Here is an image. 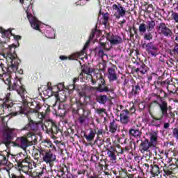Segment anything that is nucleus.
Listing matches in <instances>:
<instances>
[{"instance_id": "nucleus-1", "label": "nucleus", "mask_w": 178, "mask_h": 178, "mask_svg": "<svg viewBox=\"0 0 178 178\" xmlns=\"http://www.w3.org/2000/svg\"><path fill=\"white\" fill-rule=\"evenodd\" d=\"M3 44L0 43V55H2L6 60H10L11 65L8 67V73H16L17 72V67L19 66V59H17V54L15 51V45L12 44L8 48L4 50V53H2Z\"/></svg>"}, {"instance_id": "nucleus-2", "label": "nucleus", "mask_w": 178, "mask_h": 178, "mask_svg": "<svg viewBox=\"0 0 178 178\" xmlns=\"http://www.w3.org/2000/svg\"><path fill=\"white\" fill-rule=\"evenodd\" d=\"M159 106L160 111L161 112V116L159 118H156L155 117H153V120H152V124L153 126H156V127H160L161 124L156 123L158 120H162L163 118L165 119H170V118H175V113L172 112L171 111H169L168 113V102L165 101H161V103H159L156 101H154L152 102L149 106V109L151 111L154 108V106Z\"/></svg>"}, {"instance_id": "nucleus-3", "label": "nucleus", "mask_w": 178, "mask_h": 178, "mask_svg": "<svg viewBox=\"0 0 178 178\" xmlns=\"http://www.w3.org/2000/svg\"><path fill=\"white\" fill-rule=\"evenodd\" d=\"M40 156H42L44 162L46 163H52L56 161V156L51 152V150H46L42 148H40L39 150Z\"/></svg>"}, {"instance_id": "nucleus-4", "label": "nucleus", "mask_w": 178, "mask_h": 178, "mask_svg": "<svg viewBox=\"0 0 178 178\" xmlns=\"http://www.w3.org/2000/svg\"><path fill=\"white\" fill-rule=\"evenodd\" d=\"M10 90H15L19 95H20L22 101H26V97H24V92H26V89L23 88L22 85V81L19 79H15L13 85L9 86Z\"/></svg>"}, {"instance_id": "nucleus-5", "label": "nucleus", "mask_w": 178, "mask_h": 178, "mask_svg": "<svg viewBox=\"0 0 178 178\" xmlns=\"http://www.w3.org/2000/svg\"><path fill=\"white\" fill-rule=\"evenodd\" d=\"M156 31L160 35H163L167 38H170L173 36V32L166 26L165 23H160L156 26Z\"/></svg>"}, {"instance_id": "nucleus-6", "label": "nucleus", "mask_w": 178, "mask_h": 178, "mask_svg": "<svg viewBox=\"0 0 178 178\" xmlns=\"http://www.w3.org/2000/svg\"><path fill=\"white\" fill-rule=\"evenodd\" d=\"M151 143H149L148 140H145L140 144L139 150L142 154H143V156H145V158H148V156H151V151H149Z\"/></svg>"}, {"instance_id": "nucleus-7", "label": "nucleus", "mask_w": 178, "mask_h": 178, "mask_svg": "<svg viewBox=\"0 0 178 178\" xmlns=\"http://www.w3.org/2000/svg\"><path fill=\"white\" fill-rule=\"evenodd\" d=\"M142 48L145 49L148 55H151V56H156L158 55V47L152 42L147 44L142 43Z\"/></svg>"}, {"instance_id": "nucleus-8", "label": "nucleus", "mask_w": 178, "mask_h": 178, "mask_svg": "<svg viewBox=\"0 0 178 178\" xmlns=\"http://www.w3.org/2000/svg\"><path fill=\"white\" fill-rule=\"evenodd\" d=\"M113 10H115L114 16L117 19H120L121 17H124L126 16V8L122 6V4L118 3L117 4H113L112 6Z\"/></svg>"}, {"instance_id": "nucleus-9", "label": "nucleus", "mask_w": 178, "mask_h": 178, "mask_svg": "<svg viewBox=\"0 0 178 178\" xmlns=\"http://www.w3.org/2000/svg\"><path fill=\"white\" fill-rule=\"evenodd\" d=\"M15 144L17 145V147L22 148V149H26V148L29 147V145H33V143L29 142V140L24 137L17 138L15 142Z\"/></svg>"}, {"instance_id": "nucleus-10", "label": "nucleus", "mask_w": 178, "mask_h": 178, "mask_svg": "<svg viewBox=\"0 0 178 178\" xmlns=\"http://www.w3.org/2000/svg\"><path fill=\"white\" fill-rule=\"evenodd\" d=\"M100 83L99 84L98 87H96V91H99V92H113L115 91V89L108 88L107 86H105V79L103 78L99 79Z\"/></svg>"}, {"instance_id": "nucleus-11", "label": "nucleus", "mask_w": 178, "mask_h": 178, "mask_svg": "<svg viewBox=\"0 0 178 178\" xmlns=\"http://www.w3.org/2000/svg\"><path fill=\"white\" fill-rule=\"evenodd\" d=\"M46 129H47L48 131L52 133V134H58L59 131V129L58 126L52 120L47 121L44 124Z\"/></svg>"}, {"instance_id": "nucleus-12", "label": "nucleus", "mask_w": 178, "mask_h": 178, "mask_svg": "<svg viewBox=\"0 0 178 178\" xmlns=\"http://www.w3.org/2000/svg\"><path fill=\"white\" fill-rule=\"evenodd\" d=\"M0 166H6L4 168V170L8 172V174L10 175L9 170H10V168H12V163L9 162L8 158L6 156L0 154Z\"/></svg>"}, {"instance_id": "nucleus-13", "label": "nucleus", "mask_w": 178, "mask_h": 178, "mask_svg": "<svg viewBox=\"0 0 178 178\" xmlns=\"http://www.w3.org/2000/svg\"><path fill=\"white\" fill-rule=\"evenodd\" d=\"M120 120L122 124H127L130 122V113L129 110H123L120 115Z\"/></svg>"}, {"instance_id": "nucleus-14", "label": "nucleus", "mask_w": 178, "mask_h": 178, "mask_svg": "<svg viewBox=\"0 0 178 178\" xmlns=\"http://www.w3.org/2000/svg\"><path fill=\"white\" fill-rule=\"evenodd\" d=\"M12 136H13V129L6 128L3 133V143L9 144L10 141H12Z\"/></svg>"}, {"instance_id": "nucleus-15", "label": "nucleus", "mask_w": 178, "mask_h": 178, "mask_svg": "<svg viewBox=\"0 0 178 178\" xmlns=\"http://www.w3.org/2000/svg\"><path fill=\"white\" fill-rule=\"evenodd\" d=\"M29 123L25 125L22 130H32L33 131H37L38 130V123L34 122L31 118H28Z\"/></svg>"}, {"instance_id": "nucleus-16", "label": "nucleus", "mask_w": 178, "mask_h": 178, "mask_svg": "<svg viewBox=\"0 0 178 178\" xmlns=\"http://www.w3.org/2000/svg\"><path fill=\"white\" fill-rule=\"evenodd\" d=\"M108 79L110 83L112 81H116L118 80V74L115 70V67L108 68Z\"/></svg>"}, {"instance_id": "nucleus-17", "label": "nucleus", "mask_w": 178, "mask_h": 178, "mask_svg": "<svg viewBox=\"0 0 178 178\" xmlns=\"http://www.w3.org/2000/svg\"><path fill=\"white\" fill-rule=\"evenodd\" d=\"M108 40L111 45H118V44H122L123 42V39L119 35H108Z\"/></svg>"}, {"instance_id": "nucleus-18", "label": "nucleus", "mask_w": 178, "mask_h": 178, "mask_svg": "<svg viewBox=\"0 0 178 178\" xmlns=\"http://www.w3.org/2000/svg\"><path fill=\"white\" fill-rule=\"evenodd\" d=\"M40 109H41V106L35 103V108L30 110V113H36L39 119H43V118H45V113L41 112L40 115V113H39Z\"/></svg>"}, {"instance_id": "nucleus-19", "label": "nucleus", "mask_w": 178, "mask_h": 178, "mask_svg": "<svg viewBox=\"0 0 178 178\" xmlns=\"http://www.w3.org/2000/svg\"><path fill=\"white\" fill-rule=\"evenodd\" d=\"M28 19L31 27L33 28L34 30H38L40 29V22L37 18L33 17L32 15H28Z\"/></svg>"}, {"instance_id": "nucleus-20", "label": "nucleus", "mask_w": 178, "mask_h": 178, "mask_svg": "<svg viewBox=\"0 0 178 178\" xmlns=\"http://www.w3.org/2000/svg\"><path fill=\"white\" fill-rule=\"evenodd\" d=\"M134 72L138 74H145L148 72V67L144 63H141L138 67L134 69Z\"/></svg>"}, {"instance_id": "nucleus-21", "label": "nucleus", "mask_w": 178, "mask_h": 178, "mask_svg": "<svg viewBox=\"0 0 178 178\" xmlns=\"http://www.w3.org/2000/svg\"><path fill=\"white\" fill-rule=\"evenodd\" d=\"M94 72V70L91 68L88 65H82L81 66V72L80 74V76H82L83 74H87L88 76H91V73Z\"/></svg>"}, {"instance_id": "nucleus-22", "label": "nucleus", "mask_w": 178, "mask_h": 178, "mask_svg": "<svg viewBox=\"0 0 178 178\" xmlns=\"http://www.w3.org/2000/svg\"><path fill=\"white\" fill-rule=\"evenodd\" d=\"M97 134V131L90 129L88 134H84V137L86 139V141L88 143H91V141L94 140V138H95V135Z\"/></svg>"}, {"instance_id": "nucleus-23", "label": "nucleus", "mask_w": 178, "mask_h": 178, "mask_svg": "<svg viewBox=\"0 0 178 178\" xmlns=\"http://www.w3.org/2000/svg\"><path fill=\"white\" fill-rule=\"evenodd\" d=\"M129 136H132V137H136V138H140L141 137V131L140 130L136 129L135 128H132L129 130Z\"/></svg>"}, {"instance_id": "nucleus-24", "label": "nucleus", "mask_w": 178, "mask_h": 178, "mask_svg": "<svg viewBox=\"0 0 178 178\" xmlns=\"http://www.w3.org/2000/svg\"><path fill=\"white\" fill-rule=\"evenodd\" d=\"M118 130V124L116 123V120H113L110 122L109 125V131L111 133H116V131Z\"/></svg>"}, {"instance_id": "nucleus-25", "label": "nucleus", "mask_w": 178, "mask_h": 178, "mask_svg": "<svg viewBox=\"0 0 178 178\" xmlns=\"http://www.w3.org/2000/svg\"><path fill=\"white\" fill-rule=\"evenodd\" d=\"M149 136L151 143L152 145H155L158 140V134L156 132H151Z\"/></svg>"}, {"instance_id": "nucleus-26", "label": "nucleus", "mask_w": 178, "mask_h": 178, "mask_svg": "<svg viewBox=\"0 0 178 178\" xmlns=\"http://www.w3.org/2000/svg\"><path fill=\"white\" fill-rule=\"evenodd\" d=\"M152 170L151 173L153 175V176H158L161 173L159 170V167L156 165H151Z\"/></svg>"}, {"instance_id": "nucleus-27", "label": "nucleus", "mask_w": 178, "mask_h": 178, "mask_svg": "<svg viewBox=\"0 0 178 178\" xmlns=\"http://www.w3.org/2000/svg\"><path fill=\"white\" fill-rule=\"evenodd\" d=\"M147 31H152L155 29V21H147L146 22Z\"/></svg>"}, {"instance_id": "nucleus-28", "label": "nucleus", "mask_w": 178, "mask_h": 178, "mask_svg": "<svg viewBox=\"0 0 178 178\" xmlns=\"http://www.w3.org/2000/svg\"><path fill=\"white\" fill-rule=\"evenodd\" d=\"M147 25L145 23H141L139 25L138 31L140 34H145V33H147Z\"/></svg>"}, {"instance_id": "nucleus-29", "label": "nucleus", "mask_w": 178, "mask_h": 178, "mask_svg": "<svg viewBox=\"0 0 178 178\" xmlns=\"http://www.w3.org/2000/svg\"><path fill=\"white\" fill-rule=\"evenodd\" d=\"M22 166H26L29 169H33V164L30 163V159L26 158L23 161Z\"/></svg>"}, {"instance_id": "nucleus-30", "label": "nucleus", "mask_w": 178, "mask_h": 178, "mask_svg": "<svg viewBox=\"0 0 178 178\" xmlns=\"http://www.w3.org/2000/svg\"><path fill=\"white\" fill-rule=\"evenodd\" d=\"M107 101L108 97H106V95H102L97 97V102H99V104H106Z\"/></svg>"}, {"instance_id": "nucleus-31", "label": "nucleus", "mask_w": 178, "mask_h": 178, "mask_svg": "<svg viewBox=\"0 0 178 178\" xmlns=\"http://www.w3.org/2000/svg\"><path fill=\"white\" fill-rule=\"evenodd\" d=\"M95 31H97L96 30L92 31V33L89 37V40L86 43L83 51H86V48H87V47H88V44H90V41H91V40H92V38H94V35H95Z\"/></svg>"}, {"instance_id": "nucleus-32", "label": "nucleus", "mask_w": 178, "mask_h": 178, "mask_svg": "<svg viewBox=\"0 0 178 178\" xmlns=\"http://www.w3.org/2000/svg\"><path fill=\"white\" fill-rule=\"evenodd\" d=\"M107 155H108L112 161H116V154H115V152L107 149Z\"/></svg>"}, {"instance_id": "nucleus-33", "label": "nucleus", "mask_w": 178, "mask_h": 178, "mask_svg": "<svg viewBox=\"0 0 178 178\" xmlns=\"http://www.w3.org/2000/svg\"><path fill=\"white\" fill-rule=\"evenodd\" d=\"M46 34L48 38H55V32L54 31V29H50L49 31H47Z\"/></svg>"}, {"instance_id": "nucleus-34", "label": "nucleus", "mask_w": 178, "mask_h": 178, "mask_svg": "<svg viewBox=\"0 0 178 178\" xmlns=\"http://www.w3.org/2000/svg\"><path fill=\"white\" fill-rule=\"evenodd\" d=\"M171 17L175 23H178V13L175 11H171Z\"/></svg>"}, {"instance_id": "nucleus-35", "label": "nucleus", "mask_w": 178, "mask_h": 178, "mask_svg": "<svg viewBox=\"0 0 178 178\" xmlns=\"http://www.w3.org/2000/svg\"><path fill=\"white\" fill-rule=\"evenodd\" d=\"M13 106V102L10 100H7L3 104V108H7V109H9V108H12Z\"/></svg>"}, {"instance_id": "nucleus-36", "label": "nucleus", "mask_w": 178, "mask_h": 178, "mask_svg": "<svg viewBox=\"0 0 178 178\" xmlns=\"http://www.w3.org/2000/svg\"><path fill=\"white\" fill-rule=\"evenodd\" d=\"M43 145H44V147H47L48 148H52V142H51L49 140H44L42 142Z\"/></svg>"}, {"instance_id": "nucleus-37", "label": "nucleus", "mask_w": 178, "mask_h": 178, "mask_svg": "<svg viewBox=\"0 0 178 178\" xmlns=\"http://www.w3.org/2000/svg\"><path fill=\"white\" fill-rule=\"evenodd\" d=\"M153 38H154V36L152 35V33H145L144 35V40H146L147 41H151V40H152Z\"/></svg>"}, {"instance_id": "nucleus-38", "label": "nucleus", "mask_w": 178, "mask_h": 178, "mask_svg": "<svg viewBox=\"0 0 178 178\" xmlns=\"http://www.w3.org/2000/svg\"><path fill=\"white\" fill-rule=\"evenodd\" d=\"M0 33H3V35L6 37H9V35L12 34L11 31H6L2 29V28L0 27Z\"/></svg>"}, {"instance_id": "nucleus-39", "label": "nucleus", "mask_w": 178, "mask_h": 178, "mask_svg": "<svg viewBox=\"0 0 178 178\" xmlns=\"http://www.w3.org/2000/svg\"><path fill=\"white\" fill-rule=\"evenodd\" d=\"M172 137L176 138V140H178V128H175L172 130Z\"/></svg>"}, {"instance_id": "nucleus-40", "label": "nucleus", "mask_w": 178, "mask_h": 178, "mask_svg": "<svg viewBox=\"0 0 178 178\" xmlns=\"http://www.w3.org/2000/svg\"><path fill=\"white\" fill-rule=\"evenodd\" d=\"M96 112H97V113H98V115H102L103 113H106V109L97 108Z\"/></svg>"}, {"instance_id": "nucleus-41", "label": "nucleus", "mask_w": 178, "mask_h": 178, "mask_svg": "<svg viewBox=\"0 0 178 178\" xmlns=\"http://www.w3.org/2000/svg\"><path fill=\"white\" fill-rule=\"evenodd\" d=\"M0 70H2L3 73L5 74V73H8V68H6V67H4L3 66V64H1L0 65Z\"/></svg>"}, {"instance_id": "nucleus-42", "label": "nucleus", "mask_w": 178, "mask_h": 178, "mask_svg": "<svg viewBox=\"0 0 178 178\" xmlns=\"http://www.w3.org/2000/svg\"><path fill=\"white\" fill-rule=\"evenodd\" d=\"M133 90L135 94H138L141 90V89L140 88V85L137 84L136 86H135V88Z\"/></svg>"}, {"instance_id": "nucleus-43", "label": "nucleus", "mask_w": 178, "mask_h": 178, "mask_svg": "<svg viewBox=\"0 0 178 178\" xmlns=\"http://www.w3.org/2000/svg\"><path fill=\"white\" fill-rule=\"evenodd\" d=\"M98 54H99V56H100V58H104V56H105V53H104V49H99Z\"/></svg>"}, {"instance_id": "nucleus-44", "label": "nucleus", "mask_w": 178, "mask_h": 178, "mask_svg": "<svg viewBox=\"0 0 178 178\" xmlns=\"http://www.w3.org/2000/svg\"><path fill=\"white\" fill-rule=\"evenodd\" d=\"M34 159H35V161H33L32 162L33 166V168H37V162H38V159H40V158H38V157H35Z\"/></svg>"}, {"instance_id": "nucleus-45", "label": "nucleus", "mask_w": 178, "mask_h": 178, "mask_svg": "<svg viewBox=\"0 0 178 178\" xmlns=\"http://www.w3.org/2000/svg\"><path fill=\"white\" fill-rule=\"evenodd\" d=\"M10 178H25V177L23 175L17 176L15 174H11V177H10Z\"/></svg>"}, {"instance_id": "nucleus-46", "label": "nucleus", "mask_w": 178, "mask_h": 178, "mask_svg": "<svg viewBox=\"0 0 178 178\" xmlns=\"http://www.w3.org/2000/svg\"><path fill=\"white\" fill-rule=\"evenodd\" d=\"M4 83L7 86H10V76H8V78H7L6 81H4Z\"/></svg>"}, {"instance_id": "nucleus-47", "label": "nucleus", "mask_w": 178, "mask_h": 178, "mask_svg": "<svg viewBox=\"0 0 178 178\" xmlns=\"http://www.w3.org/2000/svg\"><path fill=\"white\" fill-rule=\"evenodd\" d=\"M86 122V117L81 116L79 118V122L83 124Z\"/></svg>"}, {"instance_id": "nucleus-48", "label": "nucleus", "mask_w": 178, "mask_h": 178, "mask_svg": "<svg viewBox=\"0 0 178 178\" xmlns=\"http://www.w3.org/2000/svg\"><path fill=\"white\" fill-rule=\"evenodd\" d=\"M172 51H174L175 54H178V44H175Z\"/></svg>"}, {"instance_id": "nucleus-49", "label": "nucleus", "mask_w": 178, "mask_h": 178, "mask_svg": "<svg viewBox=\"0 0 178 178\" xmlns=\"http://www.w3.org/2000/svg\"><path fill=\"white\" fill-rule=\"evenodd\" d=\"M58 90H63V88H65V85H63V83H59L57 86Z\"/></svg>"}, {"instance_id": "nucleus-50", "label": "nucleus", "mask_w": 178, "mask_h": 178, "mask_svg": "<svg viewBox=\"0 0 178 178\" xmlns=\"http://www.w3.org/2000/svg\"><path fill=\"white\" fill-rule=\"evenodd\" d=\"M170 127V124H169L168 122H165L164 123L163 129H169Z\"/></svg>"}, {"instance_id": "nucleus-51", "label": "nucleus", "mask_w": 178, "mask_h": 178, "mask_svg": "<svg viewBox=\"0 0 178 178\" xmlns=\"http://www.w3.org/2000/svg\"><path fill=\"white\" fill-rule=\"evenodd\" d=\"M103 133H104V130H102V129H99V130L97 131V136H102Z\"/></svg>"}, {"instance_id": "nucleus-52", "label": "nucleus", "mask_w": 178, "mask_h": 178, "mask_svg": "<svg viewBox=\"0 0 178 178\" xmlns=\"http://www.w3.org/2000/svg\"><path fill=\"white\" fill-rule=\"evenodd\" d=\"M126 23V19H123L122 21H120L119 24H120V27H123V24Z\"/></svg>"}, {"instance_id": "nucleus-53", "label": "nucleus", "mask_w": 178, "mask_h": 178, "mask_svg": "<svg viewBox=\"0 0 178 178\" xmlns=\"http://www.w3.org/2000/svg\"><path fill=\"white\" fill-rule=\"evenodd\" d=\"M76 81H79V78H74L73 80V86L75 87Z\"/></svg>"}, {"instance_id": "nucleus-54", "label": "nucleus", "mask_w": 178, "mask_h": 178, "mask_svg": "<svg viewBox=\"0 0 178 178\" xmlns=\"http://www.w3.org/2000/svg\"><path fill=\"white\" fill-rule=\"evenodd\" d=\"M104 22H108V20L109 19V17H108V16H106V15H104Z\"/></svg>"}, {"instance_id": "nucleus-55", "label": "nucleus", "mask_w": 178, "mask_h": 178, "mask_svg": "<svg viewBox=\"0 0 178 178\" xmlns=\"http://www.w3.org/2000/svg\"><path fill=\"white\" fill-rule=\"evenodd\" d=\"M74 56V57H72V59H76V58H77L78 56H80V54H75L74 56Z\"/></svg>"}, {"instance_id": "nucleus-56", "label": "nucleus", "mask_w": 178, "mask_h": 178, "mask_svg": "<svg viewBox=\"0 0 178 178\" xmlns=\"http://www.w3.org/2000/svg\"><path fill=\"white\" fill-rule=\"evenodd\" d=\"M60 59H61V60H65V59H67V58L65 57V56H60Z\"/></svg>"}, {"instance_id": "nucleus-57", "label": "nucleus", "mask_w": 178, "mask_h": 178, "mask_svg": "<svg viewBox=\"0 0 178 178\" xmlns=\"http://www.w3.org/2000/svg\"><path fill=\"white\" fill-rule=\"evenodd\" d=\"M21 113H26V111H24V109H23V107L21 108Z\"/></svg>"}, {"instance_id": "nucleus-58", "label": "nucleus", "mask_w": 178, "mask_h": 178, "mask_svg": "<svg viewBox=\"0 0 178 178\" xmlns=\"http://www.w3.org/2000/svg\"><path fill=\"white\" fill-rule=\"evenodd\" d=\"M32 136H33V134H28L27 138H30V137H31Z\"/></svg>"}, {"instance_id": "nucleus-59", "label": "nucleus", "mask_w": 178, "mask_h": 178, "mask_svg": "<svg viewBox=\"0 0 178 178\" xmlns=\"http://www.w3.org/2000/svg\"><path fill=\"white\" fill-rule=\"evenodd\" d=\"M91 81L92 84H95L97 83V81H95L94 79H92Z\"/></svg>"}, {"instance_id": "nucleus-60", "label": "nucleus", "mask_w": 178, "mask_h": 178, "mask_svg": "<svg viewBox=\"0 0 178 178\" xmlns=\"http://www.w3.org/2000/svg\"><path fill=\"white\" fill-rule=\"evenodd\" d=\"M48 90H49V91H52V87L48 86Z\"/></svg>"}, {"instance_id": "nucleus-61", "label": "nucleus", "mask_w": 178, "mask_h": 178, "mask_svg": "<svg viewBox=\"0 0 178 178\" xmlns=\"http://www.w3.org/2000/svg\"><path fill=\"white\" fill-rule=\"evenodd\" d=\"M15 38H16V40H20V36L19 35H17Z\"/></svg>"}, {"instance_id": "nucleus-62", "label": "nucleus", "mask_w": 178, "mask_h": 178, "mask_svg": "<svg viewBox=\"0 0 178 178\" xmlns=\"http://www.w3.org/2000/svg\"><path fill=\"white\" fill-rule=\"evenodd\" d=\"M131 111L133 112V111H134V112H136V109H134V108H133V107H131Z\"/></svg>"}, {"instance_id": "nucleus-63", "label": "nucleus", "mask_w": 178, "mask_h": 178, "mask_svg": "<svg viewBox=\"0 0 178 178\" xmlns=\"http://www.w3.org/2000/svg\"><path fill=\"white\" fill-rule=\"evenodd\" d=\"M90 90H97V89H96V88H94V87H91V88H90Z\"/></svg>"}, {"instance_id": "nucleus-64", "label": "nucleus", "mask_w": 178, "mask_h": 178, "mask_svg": "<svg viewBox=\"0 0 178 178\" xmlns=\"http://www.w3.org/2000/svg\"><path fill=\"white\" fill-rule=\"evenodd\" d=\"M175 41H177V42H178V36H176Z\"/></svg>"}]
</instances>
